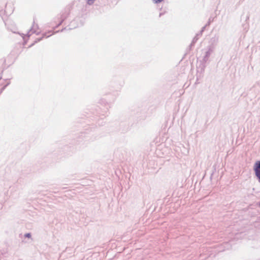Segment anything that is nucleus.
Wrapping results in <instances>:
<instances>
[{
    "label": "nucleus",
    "mask_w": 260,
    "mask_h": 260,
    "mask_svg": "<svg viewBox=\"0 0 260 260\" xmlns=\"http://www.w3.org/2000/svg\"><path fill=\"white\" fill-rule=\"evenodd\" d=\"M25 236L28 237V238H29L30 237V234H27L25 235Z\"/></svg>",
    "instance_id": "0eeeda50"
},
{
    "label": "nucleus",
    "mask_w": 260,
    "mask_h": 260,
    "mask_svg": "<svg viewBox=\"0 0 260 260\" xmlns=\"http://www.w3.org/2000/svg\"><path fill=\"white\" fill-rule=\"evenodd\" d=\"M254 170L256 176L260 180V169L257 168V167L254 165Z\"/></svg>",
    "instance_id": "7ed1b4c3"
},
{
    "label": "nucleus",
    "mask_w": 260,
    "mask_h": 260,
    "mask_svg": "<svg viewBox=\"0 0 260 260\" xmlns=\"http://www.w3.org/2000/svg\"><path fill=\"white\" fill-rule=\"evenodd\" d=\"M95 0H87V2L89 5L92 4Z\"/></svg>",
    "instance_id": "39448f33"
},
{
    "label": "nucleus",
    "mask_w": 260,
    "mask_h": 260,
    "mask_svg": "<svg viewBox=\"0 0 260 260\" xmlns=\"http://www.w3.org/2000/svg\"><path fill=\"white\" fill-rule=\"evenodd\" d=\"M31 30L32 32L36 33L37 34H39L41 32V29L39 28L38 24H37L35 22L33 23V24L32 25Z\"/></svg>",
    "instance_id": "f03ea898"
},
{
    "label": "nucleus",
    "mask_w": 260,
    "mask_h": 260,
    "mask_svg": "<svg viewBox=\"0 0 260 260\" xmlns=\"http://www.w3.org/2000/svg\"><path fill=\"white\" fill-rule=\"evenodd\" d=\"M255 166L257 167L259 169H260V161H256L255 164Z\"/></svg>",
    "instance_id": "20e7f679"
},
{
    "label": "nucleus",
    "mask_w": 260,
    "mask_h": 260,
    "mask_svg": "<svg viewBox=\"0 0 260 260\" xmlns=\"http://www.w3.org/2000/svg\"><path fill=\"white\" fill-rule=\"evenodd\" d=\"M154 2H155V3H160L161 2H162L163 0H152Z\"/></svg>",
    "instance_id": "423d86ee"
},
{
    "label": "nucleus",
    "mask_w": 260,
    "mask_h": 260,
    "mask_svg": "<svg viewBox=\"0 0 260 260\" xmlns=\"http://www.w3.org/2000/svg\"><path fill=\"white\" fill-rule=\"evenodd\" d=\"M14 10V7L13 4L9 3L5 6V10H0V13L2 15H10L12 14Z\"/></svg>",
    "instance_id": "f257e3e1"
}]
</instances>
